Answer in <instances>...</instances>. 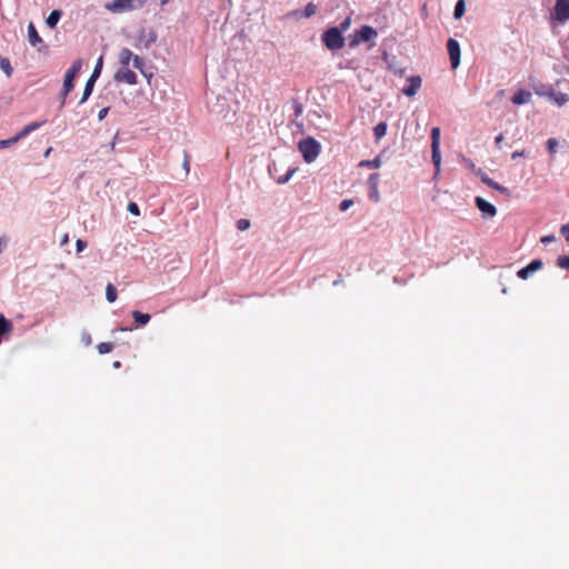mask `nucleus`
Listing matches in <instances>:
<instances>
[{"label":"nucleus","instance_id":"obj_1","mask_svg":"<svg viewBox=\"0 0 569 569\" xmlns=\"http://www.w3.org/2000/svg\"><path fill=\"white\" fill-rule=\"evenodd\" d=\"M298 149L305 161L311 163L320 153V143L315 138L308 137L299 142Z\"/></svg>","mask_w":569,"mask_h":569},{"label":"nucleus","instance_id":"obj_2","mask_svg":"<svg viewBox=\"0 0 569 569\" xmlns=\"http://www.w3.org/2000/svg\"><path fill=\"white\" fill-rule=\"evenodd\" d=\"M322 42L330 50H339L345 46V39L340 30L336 27L323 32Z\"/></svg>","mask_w":569,"mask_h":569},{"label":"nucleus","instance_id":"obj_3","mask_svg":"<svg viewBox=\"0 0 569 569\" xmlns=\"http://www.w3.org/2000/svg\"><path fill=\"white\" fill-rule=\"evenodd\" d=\"M143 4L144 0H113L106 4V9L113 13H120L141 8Z\"/></svg>","mask_w":569,"mask_h":569},{"label":"nucleus","instance_id":"obj_4","mask_svg":"<svg viewBox=\"0 0 569 569\" xmlns=\"http://www.w3.org/2000/svg\"><path fill=\"white\" fill-rule=\"evenodd\" d=\"M431 159L437 171L440 170V129L435 127L431 129Z\"/></svg>","mask_w":569,"mask_h":569},{"label":"nucleus","instance_id":"obj_5","mask_svg":"<svg viewBox=\"0 0 569 569\" xmlns=\"http://www.w3.org/2000/svg\"><path fill=\"white\" fill-rule=\"evenodd\" d=\"M378 36L377 31L370 26H362L356 31L355 38L351 41V46H356L359 42H368Z\"/></svg>","mask_w":569,"mask_h":569},{"label":"nucleus","instance_id":"obj_6","mask_svg":"<svg viewBox=\"0 0 569 569\" xmlns=\"http://www.w3.org/2000/svg\"><path fill=\"white\" fill-rule=\"evenodd\" d=\"M553 18L560 23L569 20V0H556Z\"/></svg>","mask_w":569,"mask_h":569},{"label":"nucleus","instance_id":"obj_7","mask_svg":"<svg viewBox=\"0 0 569 569\" xmlns=\"http://www.w3.org/2000/svg\"><path fill=\"white\" fill-rule=\"evenodd\" d=\"M379 180H380L379 173H371L368 178V182H367L368 189H369L368 197L373 202L380 201V192H379V188H378Z\"/></svg>","mask_w":569,"mask_h":569},{"label":"nucleus","instance_id":"obj_8","mask_svg":"<svg viewBox=\"0 0 569 569\" xmlns=\"http://www.w3.org/2000/svg\"><path fill=\"white\" fill-rule=\"evenodd\" d=\"M447 50L451 61V67L456 69L460 63V44L457 40L450 38L447 42Z\"/></svg>","mask_w":569,"mask_h":569},{"label":"nucleus","instance_id":"obj_9","mask_svg":"<svg viewBox=\"0 0 569 569\" xmlns=\"http://www.w3.org/2000/svg\"><path fill=\"white\" fill-rule=\"evenodd\" d=\"M28 40L29 43L37 48L39 51H43L47 48L32 22L28 24Z\"/></svg>","mask_w":569,"mask_h":569},{"label":"nucleus","instance_id":"obj_10","mask_svg":"<svg viewBox=\"0 0 569 569\" xmlns=\"http://www.w3.org/2000/svg\"><path fill=\"white\" fill-rule=\"evenodd\" d=\"M542 267V260L535 259L528 266L518 270L517 276L522 280H527L531 274L540 270Z\"/></svg>","mask_w":569,"mask_h":569},{"label":"nucleus","instance_id":"obj_11","mask_svg":"<svg viewBox=\"0 0 569 569\" xmlns=\"http://www.w3.org/2000/svg\"><path fill=\"white\" fill-rule=\"evenodd\" d=\"M114 79L118 82H126L128 84H136L138 82L137 74L130 70L128 67H121L116 76Z\"/></svg>","mask_w":569,"mask_h":569},{"label":"nucleus","instance_id":"obj_12","mask_svg":"<svg viewBox=\"0 0 569 569\" xmlns=\"http://www.w3.org/2000/svg\"><path fill=\"white\" fill-rule=\"evenodd\" d=\"M408 86L402 89V93L407 97H413L421 88L422 80L419 76L408 78Z\"/></svg>","mask_w":569,"mask_h":569},{"label":"nucleus","instance_id":"obj_13","mask_svg":"<svg viewBox=\"0 0 569 569\" xmlns=\"http://www.w3.org/2000/svg\"><path fill=\"white\" fill-rule=\"evenodd\" d=\"M475 202H476V206L477 208L487 217H495L497 214V209L496 207L488 202L487 200H485L483 198L481 197H477L475 199Z\"/></svg>","mask_w":569,"mask_h":569},{"label":"nucleus","instance_id":"obj_14","mask_svg":"<svg viewBox=\"0 0 569 569\" xmlns=\"http://www.w3.org/2000/svg\"><path fill=\"white\" fill-rule=\"evenodd\" d=\"M77 76H74L68 71L64 74L63 87H62V91H61V102H60L61 107L64 106L67 96L73 89V80Z\"/></svg>","mask_w":569,"mask_h":569},{"label":"nucleus","instance_id":"obj_15","mask_svg":"<svg viewBox=\"0 0 569 569\" xmlns=\"http://www.w3.org/2000/svg\"><path fill=\"white\" fill-rule=\"evenodd\" d=\"M532 94L529 90L520 89L512 97L511 102L517 106L526 104L530 101Z\"/></svg>","mask_w":569,"mask_h":569},{"label":"nucleus","instance_id":"obj_16","mask_svg":"<svg viewBox=\"0 0 569 569\" xmlns=\"http://www.w3.org/2000/svg\"><path fill=\"white\" fill-rule=\"evenodd\" d=\"M479 177L481 179V181L488 186L489 188H492L495 190H498L500 191L501 193H507L508 192V189L501 184H499L498 182L493 181L491 178H489L486 173H483L481 170L479 171Z\"/></svg>","mask_w":569,"mask_h":569},{"label":"nucleus","instance_id":"obj_17","mask_svg":"<svg viewBox=\"0 0 569 569\" xmlns=\"http://www.w3.org/2000/svg\"><path fill=\"white\" fill-rule=\"evenodd\" d=\"M133 53L130 49L123 48L118 56L119 63L121 67H129L130 62L132 61Z\"/></svg>","mask_w":569,"mask_h":569},{"label":"nucleus","instance_id":"obj_18","mask_svg":"<svg viewBox=\"0 0 569 569\" xmlns=\"http://www.w3.org/2000/svg\"><path fill=\"white\" fill-rule=\"evenodd\" d=\"M132 318L136 322V327L146 326L151 319L150 315L143 313L138 310L132 311Z\"/></svg>","mask_w":569,"mask_h":569},{"label":"nucleus","instance_id":"obj_19","mask_svg":"<svg viewBox=\"0 0 569 569\" xmlns=\"http://www.w3.org/2000/svg\"><path fill=\"white\" fill-rule=\"evenodd\" d=\"M46 123V120L39 122H31L27 124L19 133H17L19 140L28 136L30 132L39 129L41 126Z\"/></svg>","mask_w":569,"mask_h":569},{"label":"nucleus","instance_id":"obj_20","mask_svg":"<svg viewBox=\"0 0 569 569\" xmlns=\"http://www.w3.org/2000/svg\"><path fill=\"white\" fill-rule=\"evenodd\" d=\"M548 97L558 106H563L569 101L568 94L557 91H551L548 93Z\"/></svg>","mask_w":569,"mask_h":569},{"label":"nucleus","instance_id":"obj_21","mask_svg":"<svg viewBox=\"0 0 569 569\" xmlns=\"http://www.w3.org/2000/svg\"><path fill=\"white\" fill-rule=\"evenodd\" d=\"M94 82H96V79H93L91 77L87 80L80 103H83L88 100V98L92 93Z\"/></svg>","mask_w":569,"mask_h":569},{"label":"nucleus","instance_id":"obj_22","mask_svg":"<svg viewBox=\"0 0 569 569\" xmlns=\"http://www.w3.org/2000/svg\"><path fill=\"white\" fill-rule=\"evenodd\" d=\"M60 18H61V11L53 10L47 18L46 23L49 28H54L57 26V23L59 22Z\"/></svg>","mask_w":569,"mask_h":569},{"label":"nucleus","instance_id":"obj_23","mask_svg":"<svg viewBox=\"0 0 569 569\" xmlns=\"http://www.w3.org/2000/svg\"><path fill=\"white\" fill-rule=\"evenodd\" d=\"M11 330L12 323L3 315H0V336L9 333Z\"/></svg>","mask_w":569,"mask_h":569},{"label":"nucleus","instance_id":"obj_24","mask_svg":"<svg viewBox=\"0 0 569 569\" xmlns=\"http://www.w3.org/2000/svg\"><path fill=\"white\" fill-rule=\"evenodd\" d=\"M0 68L6 73L8 78L12 76L13 69L11 67V62L8 58H0Z\"/></svg>","mask_w":569,"mask_h":569},{"label":"nucleus","instance_id":"obj_25","mask_svg":"<svg viewBox=\"0 0 569 569\" xmlns=\"http://www.w3.org/2000/svg\"><path fill=\"white\" fill-rule=\"evenodd\" d=\"M118 293L117 289L112 283H108L106 287V298L109 302H114L117 300Z\"/></svg>","mask_w":569,"mask_h":569},{"label":"nucleus","instance_id":"obj_26","mask_svg":"<svg viewBox=\"0 0 569 569\" xmlns=\"http://www.w3.org/2000/svg\"><path fill=\"white\" fill-rule=\"evenodd\" d=\"M386 133H387V123L386 122H379L373 128V134L377 140H380Z\"/></svg>","mask_w":569,"mask_h":569},{"label":"nucleus","instance_id":"obj_27","mask_svg":"<svg viewBox=\"0 0 569 569\" xmlns=\"http://www.w3.org/2000/svg\"><path fill=\"white\" fill-rule=\"evenodd\" d=\"M381 166V159L379 157L372 159V160H362L359 162V167H367V168H379Z\"/></svg>","mask_w":569,"mask_h":569},{"label":"nucleus","instance_id":"obj_28","mask_svg":"<svg viewBox=\"0 0 569 569\" xmlns=\"http://www.w3.org/2000/svg\"><path fill=\"white\" fill-rule=\"evenodd\" d=\"M465 11H466L465 0H459L455 7V11H453L455 18L460 19L465 14Z\"/></svg>","mask_w":569,"mask_h":569},{"label":"nucleus","instance_id":"obj_29","mask_svg":"<svg viewBox=\"0 0 569 569\" xmlns=\"http://www.w3.org/2000/svg\"><path fill=\"white\" fill-rule=\"evenodd\" d=\"M113 343L112 342H100L98 346H97V349L99 351V353L101 355H104V353H109L113 350Z\"/></svg>","mask_w":569,"mask_h":569},{"label":"nucleus","instance_id":"obj_30","mask_svg":"<svg viewBox=\"0 0 569 569\" xmlns=\"http://www.w3.org/2000/svg\"><path fill=\"white\" fill-rule=\"evenodd\" d=\"M557 266L561 269L569 270V256H559Z\"/></svg>","mask_w":569,"mask_h":569},{"label":"nucleus","instance_id":"obj_31","mask_svg":"<svg viewBox=\"0 0 569 569\" xmlns=\"http://www.w3.org/2000/svg\"><path fill=\"white\" fill-rule=\"evenodd\" d=\"M82 64H83V62H82V60H81V59H77V60H74V61H73V63H72V66H71V67H70V69L68 70V72H70V73H72V74L77 76V74H78V72L81 70Z\"/></svg>","mask_w":569,"mask_h":569},{"label":"nucleus","instance_id":"obj_32","mask_svg":"<svg viewBox=\"0 0 569 569\" xmlns=\"http://www.w3.org/2000/svg\"><path fill=\"white\" fill-rule=\"evenodd\" d=\"M19 141V138L18 136L16 134L14 137L10 138V139H7V140H0V149H3V148H7V147H10L12 146L13 143L18 142Z\"/></svg>","mask_w":569,"mask_h":569},{"label":"nucleus","instance_id":"obj_33","mask_svg":"<svg viewBox=\"0 0 569 569\" xmlns=\"http://www.w3.org/2000/svg\"><path fill=\"white\" fill-rule=\"evenodd\" d=\"M182 168L186 172V176H188L190 172V156L187 151H184V153H183Z\"/></svg>","mask_w":569,"mask_h":569},{"label":"nucleus","instance_id":"obj_34","mask_svg":"<svg viewBox=\"0 0 569 569\" xmlns=\"http://www.w3.org/2000/svg\"><path fill=\"white\" fill-rule=\"evenodd\" d=\"M317 11V6L313 4L312 2L308 3L305 8V17L306 18H310L311 16H313Z\"/></svg>","mask_w":569,"mask_h":569},{"label":"nucleus","instance_id":"obj_35","mask_svg":"<svg viewBox=\"0 0 569 569\" xmlns=\"http://www.w3.org/2000/svg\"><path fill=\"white\" fill-rule=\"evenodd\" d=\"M250 220L248 219H239L237 221V229L240 231H244L250 228Z\"/></svg>","mask_w":569,"mask_h":569},{"label":"nucleus","instance_id":"obj_36","mask_svg":"<svg viewBox=\"0 0 569 569\" xmlns=\"http://www.w3.org/2000/svg\"><path fill=\"white\" fill-rule=\"evenodd\" d=\"M557 147H558V141L555 138H550L547 140V149L550 153L556 152Z\"/></svg>","mask_w":569,"mask_h":569},{"label":"nucleus","instance_id":"obj_37","mask_svg":"<svg viewBox=\"0 0 569 569\" xmlns=\"http://www.w3.org/2000/svg\"><path fill=\"white\" fill-rule=\"evenodd\" d=\"M132 62H133V67L136 69L142 71V69H143V60H142V58H140L137 54H133Z\"/></svg>","mask_w":569,"mask_h":569},{"label":"nucleus","instance_id":"obj_38","mask_svg":"<svg viewBox=\"0 0 569 569\" xmlns=\"http://www.w3.org/2000/svg\"><path fill=\"white\" fill-rule=\"evenodd\" d=\"M295 172H296V169L288 170V172L284 176L278 178V183L282 184V183L288 182Z\"/></svg>","mask_w":569,"mask_h":569},{"label":"nucleus","instance_id":"obj_39","mask_svg":"<svg viewBox=\"0 0 569 569\" xmlns=\"http://www.w3.org/2000/svg\"><path fill=\"white\" fill-rule=\"evenodd\" d=\"M101 68H102V57L99 58V60L96 64V68L90 77L97 80V78L100 74Z\"/></svg>","mask_w":569,"mask_h":569},{"label":"nucleus","instance_id":"obj_40","mask_svg":"<svg viewBox=\"0 0 569 569\" xmlns=\"http://www.w3.org/2000/svg\"><path fill=\"white\" fill-rule=\"evenodd\" d=\"M353 204V200L352 199H345L340 202L339 204V209L341 211H346L348 210L351 206Z\"/></svg>","mask_w":569,"mask_h":569},{"label":"nucleus","instance_id":"obj_41","mask_svg":"<svg viewBox=\"0 0 569 569\" xmlns=\"http://www.w3.org/2000/svg\"><path fill=\"white\" fill-rule=\"evenodd\" d=\"M128 211L134 216H139L140 214V210H139V207L136 202H129L128 204Z\"/></svg>","mask_w":569,"mask_h":569},{"label":"nucleus","instance_id":"obj_42","mask_svg":"<svg viewBox=\"0 0 569 569\" xmlns=\"http://www.w3.org/2000/svg\"><path fill=\"white\" fill-rule=\"evenodd\" d=\"M560 232L566 239V241L569 242V222L567 224L561 226Z\"/></svg>","mask_w":569,"mask_h":569},{"label":"nucleus","instance_id":"obj_43","mask_svg":"<svg viewBox=\"0 0 569 569\" xmlns=\"http://www.w3.org/2000/svg\"><path fill=\"white\" fill-rule=\"evenodd\" d=\"M156 39H157V34H156V32H154L153 30H150V31H149V38H148V40L146 41L144 47H149V44H151L152 42H154V41H156Z\"/></svg>","mask_w":569,"mask_h":569},{"label":"nucleus","instance_id":"obj_44","mask_svg":"<svg viewBox=\"0 0 569 569\" xmlns=\"http://www.w3.org/2000/svg\"><path fill=\"white\" fill-rule=\"evenodd\" d=\"M76 246H77V251L81 252V251H83L86 249L87 242L84 240H82V239H78L76 241Z\"/></svg>","mask_w":569,"mask_h":569},{"label":"nucleus","instance_id":"obj_45","mask_svg":"<svg viewBox=\"0 0 569 569\" xmlns=\"http://www.w3.org/2000/svg\"><path fill=\"white\" fill-rule=\"evenodd\" d=\"M556 240V237L553 234H547V236H543L540 241L545 244H548L550 242H553Z\"/></svg>","mask_w":569,"mask_h":569},{"label":"nucleus","instance_id":"obj_46","mask_svg":"<svg viewBox=\"0 0 569 569\" xmlns=\"http://www.w3.org/2000/svg\"><path fill=\"white\" fill-rule=\"evenodd\" d=\"M108 112H109V108L101 109L98 113V119L103 120L107 117Z\"/></svg>","mask_w":569,"mask_h":569},{"label":"nucleus","instance_id":"obj_47","mask_svg":"<svg viewBox=\"0 0 569 569\" xmlns=\"http://www.w3.org/2000/svg\"><path fill=\"white\" fill-rule=\"evenodd\" d=\"M8 244V238L7 237H0V253L2 252L3 248H6Z\"/></svg>","mask_w":569,"mask_h":569},{"label":"nucleus","instance_id":"obj_48","mask_svg":"<svg viewBox=\"0 0 569 569\" xmlns=\"http://www.w3.org/2000/svg\"><path fill=\"white\" fill-rule=\"evenodd\" d=\"M519 157H526V151L525 150H521V151H515L512 154H511V159H517Z\"/></svg>","mask_w":569,"mask_h":569},{"label":"nucleus","instance_id":"obj_49","mask_svg":"<svg viewBox=\"0 0 569 569\" xmlns=\"http://www.w3.org/2000/svg\"><path fill=\"white\" fill-rule=\"evenodd\" d=\"M503 138L502 133L498 134L495 139L496 144L499 146L503 141Z\"/></svg>","mask_w":569,"mask_h":569},{"label":"nucleus","instance_id":"obj_50","mask_svg":"<svg viewBox=\"0 0 569 569\" xmlns=\"http://www.w3.org/2000/svg\"><path fill=\"white\" fill-rule=\"evenodd\" d=\"M68 242H69V236H68V233H66V234L62 237L60 244H61V246H66Z\"/></svg>","mask_w":569,"mask_h":569},{"label":"nucleus","instance_id":"obj_51","mask_svg":"<svg viewBox=\"0 0 569 569\" xmlns=\"http://www.w3.org/2000/svg\"><path fill=\"white\" fill-rule=\"evenodd\" d=\"M349 27V19L341 23V28L346 30Z\"/></svg>","mask_w":569,"mask_h":569},{"label":"nucleus","instance_id":"obj_52","mask_svg":"<svg viewBox=\"0 0 569 569\" xmlns=\"http://www.w3.org/2000/svg\"><path fill=\"white\" fill-rule=\"evenodd\" d=\"M342 282V277L339 276V278L337 280L333 281V286H338Z\"/></svg>","mask_w":569,"mask_h":569},{"label":"nucleus","instance_id":"obj_53","mask_svg":"<svg viewBox=\"0 0 569 569\" xmlns=\"http://www.w3.org/2000/svg\"><path fill=\"white\" fill-rule=\"evenodd\" d=\"M113 367L114 368H120L121 367V362L120 361H114L113 362Z\"/></svg>","mask_w":569,"mask_h":569},{"label":"nucleus","instance_id":"obj_54","mask_svg":"<svg viewBox=\"0 0 569 569\" xmlns=\"http://www.w3.org/2000/svg\"><path fill=\"white\" fill-rule=\"evenodd\" d=\"M143 38V31L141 32V36H139V40L142 41Z\"/></svg>","mask_w":569,"mask_h":569},{"label":"nucleus","instance_id":"obj_55","mask_svg":"<svg viewBox=\"0 0 569 569\" xmlns=\"http://www.w3.org/2000/svg\"><path fill=\"white\" fill-rule=\"evenodd\" d=\"M51 148L46 151V156L50 154Z\"/></svg>","mask_w":569,"mask_h":569},{"label":"nucleus","instance_id":"obj_56","mask_svg":"<svg viewBox=\"0 0 569 569\" xmlns=\"http://www.w3.org/2000/svg\"><path fill=\"white\" fill-rule=\"evenodd\" d=\"M169 0H161V3L164 4L167 3Z\"/></svg>","mask_w":569,"mask_h":569}]
</instances>
